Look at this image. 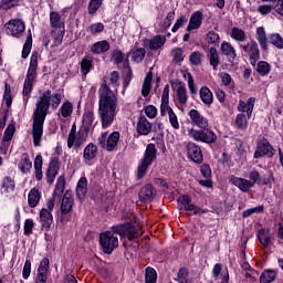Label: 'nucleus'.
<instances>
[{
	"label": "nucleus",
	"mask_w": 283,
	"mask_h": 283,
	"mask_svg": "<svg viewBox=\"0 0 283 283\" xmlns=\"http://www.w3.org/2000/svg\"><path fill=\"white\" fill-rule=\"evenodd\" d=\"M151 81H153V75L151 72H148L142 87V96L146 98V96H149L151 92Z\"/></svg>",
	"instance_id": "38"
},
{
	"label": "nucleus",
	"mask_w": 283,
	"mask_h": 283,
	"mask_svg": "<svg viewBox=\"0 0 283 283\" xmlns=\"http://www.w3.org/2000/svg\"><path fill=\"white\" fill-rule=\"evenodd\" d=\"M253 107H255V97H250L247 102L241 99L238 104V112H241V114L247 113L248 118H251Z\"/></svg>",
	"instance_id": "23"
},
{
	"label": "nucleus",
	"mask_w": 283,
	"mask_h": 283,
	"mask_svg": "<svg viewBox=\"0 0 283 283\" xmlns=\"http://www.w3.org/2000/svg\"><path fill=\"white\" fill-rule=\"evenodd\" d=\"M205 19V14L202 11H196L190 15L189 23L187 27V32H192V30H200L202 27V21Z\"/></svg>",
	"instance_id": "19"
},
{
	"label": "nucleus",
	"mask_w": 283,
	"mask_h": 283,
	"mask_svg": "<svg viewBox=\"0 0 283 283\" xmlns=\"http://www.w3.org/2000/svg\"><path fill=\"white\" fill-rule=\"evenodd\" d=\"M174 19H176V11H169L165 18H163V14H158L157 21L160 32H167L171 28Z\"/></svg>",
	"instance_id": "16"
},
{
	"label": "nucleus",
	"mask_w": 283,
	"mask_h": 283,
	"mask_svg": "<svg viewBox=\"0 0 283 283\" xmlns=\"http://www.w3.org/2000/svg\"><path fill=\"white\" fill-rule=\"evenodd\" d=\"M39 67V53L33 52L30 59L29 69L25 75V80L23 83L22 94L25 97L24 103L28 105V101H30V94H32L34 81H36V70Z\"/></svg>",
	"instance_id": "4"
},
{
	"label": "nucleus",
	"mask_w": 283,
	"mask_h": 283,
	"mask_svg": "<svg viewBox=\"0 0 283 283\" xmlns=\"http://www.w3.org/2000/svg\"><path fill=\"white\" fill-rule=\"evenodd\" d=\"M188 136L196 143H206V145H211L218 140V135L209 127L201 129L190 128Z\"/></svg>",
	"instance_id": "6"
},
{
	"label": "nucleus",
	"mask_w": 283,
	"mask_h": 283,
	"mask_svg": "<svg viewBox=\"0 0 283 283\" xmlns=\"http://www.w3.org/2000/svg\"><path fill=\"white\" fill-rule=\"evenodd\" d=\"M220 52L222 56H226L228 59L229 63H231L232 65L233 63H235V59H238V51H235V46H233L231 42L223 41L220 44Z\"/></svg>",
	"instance_id": "14"
},
{
	"label": "nucleus",
	"mask_w": 283,
	"mask_h": 283,
	"mask_svg": "<svg viewBox=\"0 0 283 283\" xmlns=\"http://www.w3.org/2000/svg\"><path fill=\"white\" fill-rule=\"evenodd\" d=\"M230 182L231 185H234V187H238V189H240V191H242L243 193H247V191H249L251 187H253L251 180L235 176L230 177Z\"/></svg>",
	"instance_id": "24"
},
{
	"label": "nucleus",
	"mask_w": 283,
	"mask_h": 283,
	"mask_svg": "<svg viewBox=\"0 0 283 283\" xmlns=\"http://www.w3.org/2000/svg\"><path fill=\"white\" fill-rule=\"evenodd\" d=\"M185 211L188 212V216H202V213H207L202 208H198L196 205L190 203L187 208H184Z\"/></svg>",
	"instance_id": "51"
},
{
	"label": "nucleus",
	"mask_w": 283,
	"mask_h": 283,
	"mask_svg": "<svg viewBox=\"0 0 283 283\" xmlns=\"http://www.w3.org/2000/svg\"><path fill=\"white\" fill-rule=\"evenodd\" d=\"M109 43L107 42V40H102L98 42H95L92 46H91V52L92 54H105V52H109Z\"/></svg>",
	"instance_id": "31"
},
{
	"label": "nucleus",
	"mask_w": 283,
	"mask_h": 283,
	"mask_svg": "<svg viewBox=\"0 0 283 283\" xmlns=\"http://www.w3.org/2000/svg\"><path fill=\"white\" fill-rule=\"evenodd\" d=\"M127 238L129 242H134V240H138V229L133 227L130 223L113 226L111 230L106 232H102L99 234V244L102 247V251L107 255L114 253V249H118V237Z\"/></svg>",
	"instance_id": "3"
},
{
	"label": "nucleus",
	"mask_w": 283,
	"mask_h": 283,
	"mask_svg": "<svg viewBox=\"0 0 283 283\" xmlns=\"http://www.w3.org/2000/svg\"><path fill=\"white\" fill-rule=\"evenodd\" d=\"M239 48L244 52L245 56H249L251 65L255 67L258 61H260V46H258V42L251 40L247 44H239Z\"/></svg>",
	"instance_id": "8"
},
{
	"label": "nucleus",
	"mask_w": 283,
	"mask_h": 283,
	"mask_svg": "<svg viewBox=\"0 0 283 283\" xmlns=\"http://www.w3.org/2000/svg\"><path fill=\"white\" fill-rule=\"evenodd\" d=\"M103 30H105V24H103L102 22L92 23L88 27V32L91 34H101V32H103Z\"/></svg>",
	"instance_id": "57"
},
{
	"label": "nucleus",
	"mask_w": 283,
	"mask_h": 283,
	"mask_svg": "<svg viewBox=\"0 0 283 283\" xmlns=\"http://www.w3.org/2000/svg\"><path fill=\"white\" fill-rule=\"evenodd\" d=\"M61 115L63 118H70L72 112H74V105L70 102H64L60 108Z\"/></svg>",
	"instance_id": "47"
},
{
	"label": "nucleus",
	"mask_w": 283,
	"mask_h": 283,
	"mask_svg": "<svg viewBox=\"0 0 283 283\" xmlns=\"http://www.w3.org/2000/svg\"><path fill=\"white\" fill-rule=\"evenodd\" d=\"M208 56L211 67L213 70H218V65H220V53H218V49H216V46H211L209 49Z\"/></svg>",
	"instance_id": "35"
},
{
	"label": "nucleus",
	"mask_w": 283,
	"mask_h": 283,
	"mask_svg": "<svg viewBox=\"0 0 283 283\" xmlns=\"http://www.w3.org/2000/svg\"><path fill=\"white\" fill-rule=\"evenodd\" d=\"M65 191V177L57 178L53 196H61Z\"/></svg>",
	"instance_id": "50"
},
{
	"label": "nucleus",
	"mask_w": 283,
	"mask_h": 283,
	"mask_svg": "<svg viewBox=\"0 0 283 283\" xmlns=\"http://www.w3.org/2000/svg\"><path fill=\"white\" fill-rule=\"evenodd\" d=\"M105 0H90L88 2V14H96L98 12V10H101V7L103 6V2Z\"/></svg>",
	"instance_id": "45"
},
{
	"label": "nucleus",
	"mask_w": 283,
	"mask_h": 283,
	"mask_svg": "<svg viewBox=\"0 0 283 283\" xmlns=\"http://www.w3.org/2000/svg\"><path fill=\"white\" fill-rule=\"evenodd\" d=\"M84 143H85V137L83 136V133L76 132V124H73L67 138L69 149H72V147H75V149H78V147H81Z\"/></svg>",
	"instance_id": "12"
},
{
	"label": "nucleus",
	"mask_w": 283,
	"mask_h": 283,
	"mask_svg": "<svg viewBox=\"0 0 283 283\" xmlns=\"http://www.w3.org/2000/svg\"><path fill=\"white\" fill-rule=\"evenodd\" d=\"M175 90V103L177 107H187V103H189V95L187 94V86L185 83L179 82L176 84Z\"/></svg>",
	"instance_id": "10"
},
{
	"label": "nucleus",
	"mask_w": 283,
	"mask_h": 283,
	"mask_svg": "<svg viewBox=\"0 0 283 283\" xmlns=\"http://www.w3.org/2000/svg\"><path fill=\"white\" fill-rule=\"evenodd\" d=\"M30 52H32V33L29 32L27 36L25 43L22 49V59H28L30 56Z\"/></svg>",
	"instance_id": "46"
},
{
	"label": "nucleus",
	"mask_w": 283,
	"mask_h": 283,
	"mask_svg": "<svg viewBox=\"0 0 283 283\" xmlns=\"http://www.w3.org/2000/svg\"><path fill=\"white\" fill-rule=\"evenodd\" d=\"M43 157L41 155H36L34 159V171H35V179L43 180Z\"/></svg>",
	"instance_id": "37"
},
{
	"label": "nucleus",
	"mask_w": 283,
	"mask_h": 283,
	"mask_svg": "<svg viewBox=\"0 0 283 283\" xmlns=\"http://www.w3.org/2000/svg\"><path fill=\"white\" fill-rule=\"evenodd\" d=\"M136 132L139 136H149V134H151V124L144 115H142L137 120Z\"/></svg>",
	"instance_id": "22"
},
{
	"label": "nucleus",
	"mask_w": 283,
	"mask_h": 283,
	"mask_svg": "<svg viewBox=\"0 0 283 283\" xmlns=\"http://www.w3.org/2000/svg\"><path fill=\"white\" fill-rule=\"evenodd\" d=\"M258 239L260 244H262L264 249H269V247L271 245V240L273 239V234L269 229H261L258 233Z\"/></svg>",
	"instance_id": "29"
},
{
	"label": "nucleus",
	"mask_w": 283,
	"mask_h": 283,
	"mask_svg": "<svg viewBox=\"0 0 283 283\" xmlns=\"http://www.w3.org/2000/svg\"><path fill=\"white\" fill-rule=\"evenodd\" d=\"M264 211V206H258L254 208L247 209L242 212V218H251L253 213H262Z\"/></svg>",
	"instance_id": "56"
},
{
	"label": "nucleus",
	"mask_w": 283,
	"mask_h": 283,
	"mask_svg": "<svg viewBox=\"0 0 283 283\" xmlns=\"http://www.w3.org/2000/svg\"><path fill=\"white\" fill-rule=\"evenodd\" d=\"M199 95L203 105H207L208 107L213 105V92H211L209 87L202 86L199 90Z\"/></svg>",
	"instance_id": "30"
},
{
	"label": "nucleus",
	"mask_w": 283,
	"mask_h": 283,
	"mask_svg": "<svg viewBox=\"0 0 283 283\" xmlns=\"http://www.w3.org/2000/svg\"><path fill=\"white\" fill-rule=\"evenodd\" d=\"M256 72L260 74V76H269L271 72V64H269L266 61L258 62Z\"/></svg>",
	"instance_id": "41"
},
{
	"label": "nucleus",
	"mask_w": 283,
	"mask_h": 283,
	"mask_svg": "<svg viewBox=\"0 0 283 283\" xmlns=\"http://www.w3.org/2000/svg\"><path fill=\"white\" fill-rule=\"evenodd\" d=\"M187 154L193 163H197L198 165L202 164L203 156H202V149H200V146H198L193 142H189L187 144Z\"/></svg>",
	"instance_id": "15"
},
{
	"label": "nucleus",
	"mask_w": 283,
	"mask_h": 283,
	"mask_svg": "<svg viewBox=\"0 0 283 283\" xmlns=\"http://www.w3.org/2000/svg\"><path fill=\"white\" fill-rule=\"evenodd\" d=\"M41 202V191L38 188H32L28 195V205L34 209Z\"/></svg>",
	"instance_id": "32"
},
{
	"label": "nucleus",
	"mask_w": 283,
	"mask_h": 283,
	"mask_svg": "<svg viewBox=\"0 0 283 283\" xmlns=\"http://www.w3.org/2000/svg\"><path fill=\"white\" fill-rule=\"evenodd\" d=\"M112 61L118 65L122 61H125V54L120 50H114L112 53Z\"/></svg>",
	"instance_id": "60"
},
{
	"label": "nucleus",
	"mask_w": 283,
	"mask_h": 283,
	"mask_svg": "<svg viewBox=\"0 0 283 283\" xmlns=\"http://www.w3.org/2000/svg\"><path fill=\"white\" fill-rule=\"evenodd\" d=\"M256 41L263 52H269V38L266 36V30L264 27L256 28Z\"/></svg>",
	"instance_id": "25"
},
{
	"label": "nucleus",
	"mask_w": 283,
	"mask_h": 283,
	"mask_svg": "<svg viewBox=\"0 0 283 283\" xmlns=\"http://www.w3.org/2000/svg\"><path fill=\"white\" fill-rule=\"evenodd\" d=\"M18 167L22 171V174H28V171L32 169V161L30 160V156H28V154H24L22 156V159L18 164Z\"/></svg>",
	"instance_id": "39"
},
{
	"label": "nucleus",
	"mask_w": 283,
	"mask_h": 283,
	"mask_svg": "<svg viewBox=\"0 0 283 283\" xmlns=\"http://www.w3.org/2000/svg\"><path fill=\"white\" fill-rule=\"evenodd\" d=\"M120 140V133L119 132H113L111 135L107 133H103L98 139L97 143L102 149H105L106 151H114L116 147H118V142Z\"/></svg>",
	"instance_id": "7"
},
{
	"label": "nucleus",
	"mask_w": 283,
	"mask_h": 283,
	"mask_svg": "<svg viewBox=\"0 0 283 283\" xmlns=\"http://www.w3.org/2000/svg\"><path fill=\"white\" fill-rule=\"evenodd\" d=\"M191 125L199 127V129H207L209 127V119L198 109H190L188 113Z\"/></svg>",
	"instance_id": "11"
},
{
	"label": "nucleus",
	"mask_w": 283,
	"mask_h": 283,
	"mask_svg": "<svg viewBox=\"0 0 283 283\" xmlns=\"http://www.w3.org/2000/svg\"><path fill=\"white\" fill-rule=\"evenodd\" d=\"M275 277H277V273L275 272V270H265L262 272L260 276V283L274 282Z\"/></svg>",
	"instance_id": "40"
},
{
	"label": "nucleus",
	"mask_w": 283,
	"mask_h": 283,
	"mask_svg": "<svg viewBox=\"0 0 283 283\" xmlns=\"http://www.w3.org/2000/svg\"><path fill=\"white\" fill-rule=\"evenodd\" d=\"M34 229V221L32 219H27L24 221V235H32Z\"/></svg>",
	"instance_id": "63"
},
{
	"label": "nucleus",
	"mask_w": 283,
	"mask_h": 283,
	"mask_svg": "<svg viewBox=\"0 0 283 283\" xmlns=\"http://www.w3.org/2000/svg\"><path fill=\"white\" fill-rule=\"evenodd\" d=\"M40 224L44 231H50L52 229V224H54V217L52 212L48 211V209L42 208L40 211Z\"/></svg>",
	"instance_id": "20"
},
{
	"label": "nucleus",
	"mask_w": 283,
	"mask_h": 283,
	"mask_svg": "<svg viewBox=\"0 0 283 283\" xmlns=\"http://www.w3.org/2000/svg\"><path fill=\"white\" fill-rule=\"evenodd\" d=\"M63 101V95L61 93H53L52 90L48 88L46 91H40V96L35 103V108L33 111V145L34 147H41V140L43 138V125H45V118L50 114L51 109H59Z\"/></svg>",
	"instance_id": "2"
},
{
	"label": "nucleus",
	"mask_w": 283,
	"mask_h": 283,
	"mask_svg": "<svg viewBox=\"0 0 283 283\" xmlns=\"http://www.w3.org/2000/svg\"><path fill=\"white\" fill-rule=\"evenodd\" d=\"M6 32L9 36L19 39L25 32V22L20 19H12L6 24Z\"/></svg>",
	"instance_id": "9"
},
{
	"label": "nucleus",
	"mask_w": 283,
	"mask_h": 283,
	"mask_svg": "<svg viewBox=\"0 0 283 283\" xmlns=\"http://www.w3.org/2000/svg\"><path fill=\"white\" fill-rule=\"evenodd\" d=\"M91 70H92V60L83 59L81 62L82 74H84V76H87Z\"/></svg>",
	"instance_id": "59"
},
{
	"label": "nucleus",
	"mask_w": 283,
	"mask_h": 283,
	"mask_svg": "<svg viewBox=\"0 0 283 283\" xmlns=\"http://www.w3.org/2000/svg\"><path fill=\"white\" fill-rule=\"evenodd\" d=\"M118 72L113 71L106 77L99 90H98V116L102 123V129H107L112 127L114 120L116 119V114H118V97L113 90H118Z\"/></svg>",
	"instance_id": "1"
},
{
	"label": "nucleus",
	"mask_w": 283,
	"mask_h": 283,
	"mask_svg": "<svg viewBox=\"0 0 283 283\" xmlns=\"http://www.w3.org/2000/svg\"><path fill=\"white\" fill-rule=\"evenodd\" d=\"M185 57L182 56V49L181 48L172 50V61L175 63H182Z\"/></svg>",
	"instance_id": "62"
},
{
	"label": "nucleus",
	"mask_w": 283,
	"mask_h": 283,
	"mask_svg": "<svg viewBox=\"0 0 283 283\" xmlns=\"http://www.w3.org/2000/svg\"><path fill=\"white\" fill-rule=\"evenodd\" d=\"M157 280H158V274L156 273V270H154V268H147L146 274H145V282L156 283Z\"/></svg>",
	"instance_id": "52"
},
{
	"label": "nucleus",
	"mask_w": 283,
	"mask_h": 283,
	"mask_svg": "<svg viewBox=\"0 0 283 283\" xmlns=\"http://www.w3.org/2000/svg\"><path fill=\"white\" fill-rule=\"evenodd\" d=\"M17 184L14 179L10 176H7L2 179L1 184V193L2 196H10V193L14 192Z\"/></svg>",
	"instance_id": "28"
},
{
	"label": "nucleus",
	"mask_w": 283,
	"mask_h": 283,
	"mask_svg": "<svg viewBox=\"0 0 283 283\" xmlns=\"http://www.w3.org/2000/svg\"><path fill=\"white\" fill-rule=\"evenodd\" d=\"M14 132H15L14 125H9L4 130L3 142L8 143L11 138H13Z\"/></svg>",
	"instance_id": "61"
},
{
	"label": "nucleus",
	"mask_w": 283,
	"mask_h": 283,
	"mask_svg": "<svg viewBox=\"0 0 283 283\" xmlns=\"http://www.w3.org/2000/svg\"><path fill=\"white\" fill-rule=\"evenodd\" d=\"M48 271H50V259L44 258L38 266L35 283H48Z\"/></svg>",
	"instance_id": "17"
},
{
	"label": "nucleus",
	"mask_w": 283,
	"mask_h": 283,
	"mask_svg": "<svg viewBox=\"0 0 283 283\" xmlns=\"http://www.w3.org/2000/svg\"><path fill=\"white\" fill-rule=\"evenodd\" d=\"M86 193H87V178L82 177L77 181L76 196L80 198V200H83V198H85Z\"/></svg>",
	"instance_id": "36"
},
{
	"label": "nucleus",
	"mask_w": 283,
	"mask_h": 283,
	"mask_svg": "<svg viewBox=\"0 0 283 283\" xmlns=\"http://www.w3.org/2000/svg\"><path fill=\"white\" fill-rule=\"evenodd\" d=\"M3 101L6 102L7 107H11L12 105V88L10 87V84H4V94H3Z\"/></svg>",
	"instance_id": "54"
},
{
	"label": "nucleus",
	"mask_w": 283,
	"mask_h": 283,
	"mask_svg": "<svg viewBox=\"0 0 283 283\" xmlns=\"http://www.w3.org/2000/svg\"><path fill=\"white\" fill-rule=\"evenodd\" d=\"M230 36L235 43H244L247 41V32L238 27L232 28Z\"/></svg>",
	"instance_id": "34"
},
{
	"label": "nucleus",
	"mask_w": 283,
	"mask_h": 283,
	"mask_svg": "<svg viewBox=\"0 0 283 283\" xmlns=\"http://www.w3.org/2000/svg\"><path fill=\"white\" fill-rule=\"evenodd\" d=\"M273 10H274V7L271 4H261L256 9V11L259 12V14H261V17H268V14H271Z\"/></svg>",
	"instance_id": "58"
},
{
	"label": "nucleus",
	"mask_w": 283,
	"mask_h": 283,
	"mask_svg": "<svg viewBox=\"0 0 283 283\" xmlns=\"http://www.w3.org/2000/svg\"><path fill=\"white\" fill-rule=\"evenodd\" d=\"M270 43L277 50H283V38L280 33H273L270 35Z\"/></svg>",
	"instance_id": "48"
},
{
	"label": "nucleus",
	"mask_w": 283,
	"mask_h": 283,
	"mask_svg": "<svg viewBox=\"0 0 283 283\" xmlns=\"http://www.w3.org/2000/svg\"><path fill=\"white\" fill-rule=\"evenodd\" d=\"M73 207H74V198L72 197V193L65 192L62 198L61 206H60L61 214L67 216V213H70V211H72Z\"/></svg>",
	"instance_id": "26"
},
{
	"label": "nucleus",
	"mask_w": 283,
	"mask_h": 283,
	"mask_svg": "<svg viewBox=\"0 0 283 283\" xmlns=\"http://www.w3.org/2000/svg\"><path fill=\"white\" fill-rule=\"evenodd\" d=\"M145 54H147V51H145L144 48H139L137 50H135L133 52V57L132 60L135 62V63H143L144 59H145Z\"/></svg>",
	"instance_id": "53"
},
{
	"label": "nucleus",
	"mask_w": 283,
	"mask_h": 283,
	"mask_svg": "<svg viewBox=\"0 0 283 283\" xmlns=\"http://www.w3.org/2000/svg\"><path fill=\"white\" fill-rule=\"evenodd\" d=\"M249 120H251L249 115L239 113L234 118V127L240 132H247V129H249Z\"/></svg>",
	"instance_id": "27"
},
{
	"label": "nucleus",
	"mask_w": 283,
	"mask_h": 283,
	"mask_svg": "<svg viewBox=\"0 0 283 283\" xmlns=\"http://www.w3.org/2000/svg\"><path fill=\"white\" fill-rule=\"evenodd\" d=\"M158 154V149H156L155 144H148L146 150L144 153V157L142 158L138 167H137V180H142L147 175L149 167L156 160Z\"/></svg>",
	"instance_id": "5"
},
{
	"label": "nucleus",
	"mask_w": 283,
	"mask_h": 283,
	"mask_svg": "<svg viewBox=\"0 0 283 283\" xmlns=\"http://www.w3.org/2000/svg\"><path fill=\"white\" fill-rule=\"evenodd\" d=\"M165 43H167L165 35H155L153 39L148 40V48L149 50H160Z\"/></svg>",
	"instance_id": "33"
},
{
	"label": "nucleus",
	"mask_w": 283,
	"mask_h": 283,
	"mask_svg": "<svg viewBox=\"0 0 283 283\" xmlns=\"http://www.w3.org/2000/svg\"><path fill=\"white\" fill-rule=\"evenodd\" d=\"M177 282L189 283V271L187 270V268L179 269L177 273Z\"/></svg>",
	"instance_id": "55"
},
{
	"label": "nucleus",
	"mask_w": 283,
	"mask_h": 283,
	"mask_svg": "<svg viewBox=\"0 0 283 283\" xmlns=\"http://www.w3.org/2000/svg\"><path fill=\"white\" fill-rule=\"evenodd\" d=\"M139 200L140 202L147 203L151 202L154 198H156V189L154 188V185L147 184L139 190Z\"/></svg>",
	"instance_id": "18"
},
{
	"label": "nucleus",
	"mask_w": 283,
	"mask_h": 283,
	"mask_svg": "<svg viewBox=\"0 0 283 283\" xmlns=\"http://www.w3.org/2000/svg\"><path fill=\"white\" fill-rule=\"evenodd\" d=\"M202 59H205V54L200 51H195L189 56V62L191 65H201Z\"/></svg>",
	"instance_id": "49"
},
{
	"label": "nucleus",
	"mask_w": 283,
	"mask_h": 283,
	"mask_svg": "<svg viewBox=\"0 0 283 283\" xmlns=\"http://www.w3.org/2000/svg\"><path fill=\"white\" fill-rule=\"evenodd\" d=\"M206 41L209 45H220V34L211 30L207 33Z\"/></svg>",
	"instance_id": "44"
},
{
	"label": "nucleus",
	"mask_w": 283,
	"mask_h": 283,
	"mask_svg": "<svg viewBox=\"0 0 283 283\" xmlns=\"http://www.w3.org/2000/svg\"><path fill=\"white\" fill-rule=\"evenodd\" d=\"M172 112H174V108L169 106V102H161V105H160L161 116H167V114L170 115Z\"/></svg>",
	"instance_id": "64"
},
{
	"label": "nucleus",
	"mask_w": 283,
	"mask_h": 283,
	"mask_svg": "<svg viewBox=\"0 0 283 283\" xmlns=\"http://www.w3.org/2000/svg\"><path fill=\"white\" fill-rule=\"evenodd\" d=\"M96 156H98V147L96 145H94V143H90L83 151V158H84V163L86 165H92V163H94V158H96Z\"/></svg>",
	"instance_id": "21"
},
{
	"label": "nucleus",
	"mask_w": 283,
	"mask_h": 283,
	"mask_svg": "<svg viewBox=\"0 0 283 283\" xmlns=\"http://www.w3.org/2000/svg\"><path fill=\"white\" fill-rule=\"evenodd\" d=\"M264 156L273 158V146L266 139H262L254 151V158H264Z\"/></svg>",
	"instance_id": "13"
},
{
	"label": "nucleus",
	"mask_w": 283,
	"mask_h": 283,
	"mask_svg": "<svg viewBox=\"0 0 283 283\" xmlns=\"http://www.w3.org/2000/svg\"><path fill=\"white\" fill-rule=\"evenodd\" d=\"M82 123L86 129H90L92 125H94V111L88 109L85 111L82 117Z\"/></svg>",
	"instance_id": "42"
},
{
	"label": "nucleus",
	"mask_w": 283,
	"mask_h": 283,
	"mask_svg": "<svg viewBox=\"0 0 283 283\" xmlns=\"http://www.w3.org/2000/svg\"><path fill=\"white\" fill-rule=\"evenodd\" d=\"M50 24L51 28L59 29L63 25V21H61V14L56 11L50 12Z\"/></svg>",
	"instance_id": "43"
}]
</instances>
